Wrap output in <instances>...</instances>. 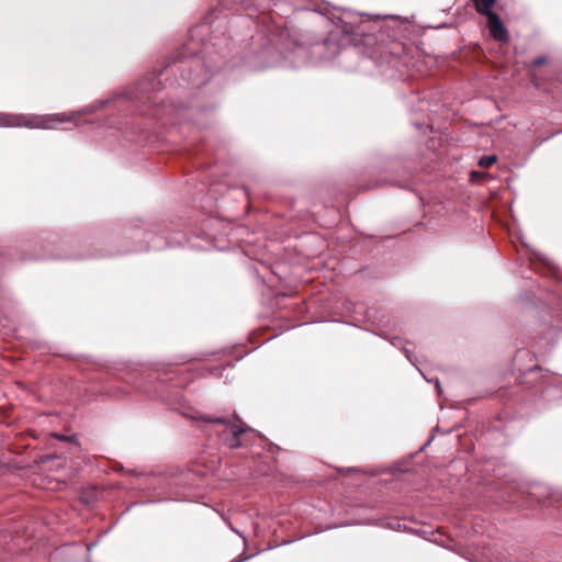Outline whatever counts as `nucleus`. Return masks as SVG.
<instances>
[{"mask_svg":"<svg viewBox=\"0 0 562 562\" xmlns=\"http://www.w3.org/2000/svg\"><path fill=\"white\" fill-rule=\"evenodd\" d=\"M200 110V104L196 101H193L190 106H184L183 104H175L171 103L169 105H164V110L160 114L159 111H157L154 115L156 116H162L167 115L170 116V121L172 123H180L182 121L192 120L194 112Z\"/></svg>","mask_w":562,"mask_h":562,"instance_id":"nucleus-3","label":"nucleus"},{"mask_svg":"<svg viewBox=\"0 0 562 562\" xmlns=\"http://www.w3.org/2000/svg\"><path fill=\"white\" fill-rule=\"evenodd\" d=\"M61 440H70V438L66 437V436H60L59 437Z\"/></svg>","mask_w":562,"mask_h":562,"instance_id":"nucleus-15","label":"nucleus"},{"mask_svg":"<svg viewBox=\"0 0 562 562\" xmlns=\"http://www.w3.org/2000/svg\"><path fill=\"white\" fill-rule=\"evenodd\" d=\"M487 27L495 41L501 43L508 42L509 34L496 13H490V16H487Z\"/></svg>","mask_w":562,"mask_h":562,"instance_id":"nucleus-4","label":"nucleus"},{"mask_svg":"<svg viewBox=\"0 0 562 562\" xmlns=\"http://www.w3.org/2000/svg\"><path fill=\"white\" fill-rule=\"evenodd\" d=\"M496 162V156L494 155H491V156H483L481 157V159L479 160V165L481 167H484V168H487V167H491L492 165H494Z\"/></svg>","mask_w":562,"mask_h":562,"instance_id":"nucleus-8","label":"nucleus"},{"mask_svg":"<svg viewBox=\"0 0 562 562\" xmlns=\"http://www.w3.org/2000/svg\"><path fill=\"white\" fill-rule=\"evenodd\" d=\"M203 420L211 424L212 430L218 432L221 441L231 449L241 446L240 435L246 431V427L228 423L223 417H203Z\"/></svg>","mask_w":562,"mask_h":562,"instance_id":"nucleus-2","label":"nucleus"},{"mask_svg":"<svg viewBox=\"0 0 562 562\" xmlns=\"http://www.w3.org/2000/svg\"><path fill=\"white\" fill-rule=\"evenodd\" d=\"M475 4V10L477 13L490 16V13H494L492 8L495 3V0H473Z\"/></svg>","mask_w":562,"mask_h":562,"instance_id":"nucleus-6","label":"nucleus"},{"mask_svg":"<svg viewBox=\"0 0 562 562\" xmlns=\"http://www.w3.org/2000/svg\"><path fill=\"white\" fill-rule=\"evenodd\" d=\"M109 101H99L93 104H89L80 111L72 112L71 114L56 113L47 115L38 114H7L0 112V127H29V128H43L54 130L59 124L65 122H76L77 117L81 114H90L104 106Z\"/></svg>","mask_w":562,"mask_h":562,"instance_id":"nucleus-1","label":"nucleus"},{"mask_svg":"<svg viewBox=\"0 0 562 562\" xmlns=\"http://www.w3.org/2000/svg\"><path fill=\"white\" fill-rule=\"evenodd\" d=\"M396 341H400V339H398V338H394V339L391 341V344H392L393 346H396Z\"/></svg>","mask_w":562,"mask_h":562,"instance_id":"nucleus-13","label":"nucleus"},{"mask_svg":"<svg viewBox=\"0 0 562 562\" xmlns=\"http://www.w3.org/2000/svg\"><path fill=\"white\" fill-rule=\"evenodd\" d=\"M337 34H338V30L337 31H331L329 33L328 38L326 40V44H329V43L334 42L336 36H337Z\"/></svg>","mask_w":562,"mask_h":562,"instance_id":"nucleus-11","label":"nucleus"},{"mask_svg":"<svg viewBox=\"0 0 562 562\" xmlns=\"http://www.w3.org/2000/svg\"><path fill=\"white\" fill-rule=\"evenodd\" d=\"M341 33L344 36H342V43L340 44V46H345L346 44H348L350 42V36L352 34H355L356 31L350 22L342 21Z\"/></svg>","mask_w":562,"mask_h":562,"instance_id":"nucleus-7","label":"nucleus"},{"mask_svg":"<svg viewBox=\"0 0 562 562\" xmlns=\"http://www.w3.org/2000/svg\"><path fill=\"white\" fill-rule=\"evenodd\" d=\"M249 559H250V555H246L245 553H241L232 562H245Z\"/></svg>","mask_w":562,"mask_h":562,"instance_id":"nucleus-10","label":"nucleus"},{"mask_svg":"<svg viewBox=\"0 0 562 562\" xmlns=\"http://www.w3.org/2000/svg\"><path fill=\"white\" fill-rule=\"evenodd\" d=\"M404 352H405V356L408 359V361L415 366V361L413 359L412 352L408 349H404Z\"/></svg>","mask_w":562,"mask_h":562,"instance_id":"nucleus-12","label":"nucleus"},{"mask_svg":"<svg viewBox=\"0 0 562 562\" xmlns=\"http://www.w3.org/2000/svg\"><path fill=\"white\" fill-rule=\"evenodd\" d=\"M435 383H436V386H437L438 391H440V383H439V380H436V381H435Z\"/></svg>","mask_w":562,"mask_h":562,"instance_id":"nucleus-14","label":"nucleus"},{"mask_svg":"<svg viewBox=\"0 0 562 562\" xmlns=\"http://www.w3.org/2000/svg\"><path fill=\"white\" fill-rule=\"evenodd\" d=\"M546 63V57L541 56V57H537L535 58L532 61H531V65L535 66V67H538V66H541Z\"/></svg>","mask_w":562,"mask_h":562,"instance_id":"nucleus-9","label":"nucleus"},{"mask_svg":"<svg viewBox=\"0 0 562 562\" xmlns=\"http://www.w3.org/2000/svg\"><path fill=\"white\" fill-rule=\"evenodd\" d=\"M149 86L153 87V82L151 81L150 82L149 81L140 82L135 88V90H133V91H131L128 93L127 97L130 99H135V100L140 101V102H146V101L156 102V98L151 99V97L148 94Z\"/></svg>","mask_w":562,"mask_h":562,"instance_id":"nucleus-5","label":"nucleus"}]
</instances>
